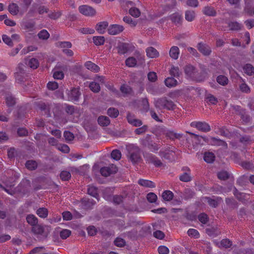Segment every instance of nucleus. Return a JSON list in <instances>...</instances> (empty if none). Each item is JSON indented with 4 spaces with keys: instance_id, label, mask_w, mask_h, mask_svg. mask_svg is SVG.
<instances>
[{
    "instance_id": "obj_1",
    "label": "nucleus",
    "mask_w": 254,
    "mask_h": 254,
    "mask_svg": "<svg viewBox=\"0 0 254 254\" xmlns=\"http://www.w3.org/2000/svg\"><path fill=\"white\" fill-rule=\"evenodd\" d=\"M184 70L186 76L188 79L197 82H201L204 80L205 78V76L201 73H199L198 70L191 65L189 64L186 65Z\"/></svg>"
},
{
    "instance_id": "obj_2",
    "label": "nucleus",
    "mask_w": 254,
    "mask_h": 254,
    "mask_svg": "<svg viewBox=\"0 0 254 254\" xmlns=\"http://www.w3.org/2000/svg\"><path fill=\"white\" fill-rule=\"evenodd\" d=\"M154 106L157 109H166L169 111L174 110L176 107L175 104L167 97L158 98L154 101Z\"/></svg>"
},
{
    "instance_id": "obj_3",
    "label": "nucleus",
    "mask_w": 254,
    "mask_h": 254,
    "mask_svg": "<svg viewBox=\"0 0 254 254\" xmlns=\"http://www.w3.org/2000/svg\"><path fill=\"white\" fill-rule=\"evenodd\" d=\"M38 108L41 110L42 111H44L45 115L47 117H51V110L53 109V113L54 114V117L56 120L57 119V111L59 110V107L57 105L55 104H46L43 102H40L37 104Z\"/></svg>"
},
{
    "instance_id": "obj_4",
    "label": "nucleus",
    "mask_w": 254,
    "mask_h": 254,
    "mask_svg": "<svg viewBox=\"0 0 254 254\" xmlns=\"http://www.w3.org/2000/svg\"><path fill=\"white\" fill-rule=\"evenodd\" d=\"M231 107L238 114L241 118L243 124H247L250 122L252 118L251 116L247 113L245 109L242 108L238 105H232Z\"/></svg>"
},
{
    "instance_id": "obj_5",
    "label": "nucleus",
    "mask_w": 254,
    "mask_h": 254,
    "mask_svg": "<svg viewBox=\"0 0 254 254\" xmlns=\"http://www.w3.org/2000/svg\"><path fill=\"white\" fill-rule=\"evenodd\" d=\"M128 158L132 164H135L139 162L141 160L139 149L137 146H132V148H128Z\"/></svg>"
},
{
    "instance_id": "obj_6",
    "label": "nucleus",
    "mask_w": 254,
    "mask_h": 254,
    "mask_svg": "<svg viewBox=\"0 0 254 254\" xmlns=\"http://www.w3.org/2000/svg\"><path fill=\"white\" fill-rule=\"evenodd\" d=\"M190 126L192 127H195L197 129L204 132H207L211 130L209 125L205 122H192Z\"/></svg>"
},
{
    "instance_id": "obj_7",
    "label": "nucleus",
    "mask_w": 254,
    "mask_h": 254,
    "mask_svg": "<svg viewBox=\"0 0 254 254\" xmlns=\"http://www.w3.org/2000/svg\"><path fill=\"white\" fill-rule=\"evenodd\" d=\"M118 171V168L114 164H111L108 167H104L100 169L101 174L104 177H108L111 174H115Z\"/></svg>"
},
{
    "instance_id": "obj_8",
    "label": "nucleus",
    "mask_w": 254,
    "mask_h": 254,
    "mask_svg": "<svg viewBox=\"0 0 254 254\" xmlns=\"http://www.w3.org/2000/svg\"><path fill=\"white\" fill-rule=\"evenodd\" d=\"M144 158L147 163L153 164L156 167H160L163 164L161 160L152 154H147Z\"/></svg>"
},
{
    "instance_id": "obj_9",
    "label": "nucleus",
    "mask_w": 254,
    "mask_h": 254,
    "mask_svg": "<svg viewBox=\"0 0 254 254\" xmlns=\"http://www.w3.org/2000/svg\"><path fill=\"white\" fill-rule=\"evenodd\" d=\"M78 9L81 13L87 16H92L96 13V10L93 7L87 5L80 6Z\"/></svg>"
},
{
    "instance_id": "obj_10",
    "label": "nucleus",
    "mask_w": 254,
    "mask_h": 254,
    "mask_svg": "<svg viewBox=\"0 0 254 254\" xmlns=\"http://www.w3.org/2000/svg\"><path fill=\"white\" fill-rule=\"evenodd\" d=\"M197 48L199 52L205 56H209L212 52L210 47L202 42L198 43Z\"/></svg>"
},
{
    "instance_id": "obj_11",
    "label": "nucleus",
    "mask_w": 254,
    "mask_h": 254,
    "mask_svg": "<svg viewBox=\"0 0 254 254\" xmlns=\"http://www.w3.org/2000/svg\"><path fill=\"white\" fill-rule=\"evenodd\" d=\"M124 29L123 26L118 24L111 25L108 29V34L111 35H116L121 33Z\"/></svg>"
},
{
    "instance_id": "obj_12",
    "label": "nucleus",
    "mask_w": 254,
    "mask_h": 254,
    "mask_svg": "<svg viewBox=\"0 0 254 254\" xmlns=\"http://www.w3.org/2000/svg\"><path fill=\"white\" fill-rule=\"evenodd\" d=\"M81 93L79 88H73L68 94L69 100L73 102H77L79 100Z\"/></svg>"
},
{
    "instance_id": "obj_13",
    "label": "nucleus",
    "mask_w": 254,
    "mask_h": 254,
    "mask_svg": "<svg viewBox=\"0 0 254 254\" xmlns=\"http://www.w3.org/2000/svg\"><path fill=\"white\" fill-rule=\"evenodd\" d=\"M182 171L185 172L180 176L179 179L180 181L184 182H188L191 180L190 176V170L188 167H184Z\"/></svg>"
},
{
    "instance_id": "obj_14",
    "label": "nucleus",
    "mask_w": 254,
    "mask_h": 254,
    "mask_svg": "<svg viewBox=\"0 0 254 254\" xmlns=\"http://www.w3.org/2000/svg\"><path fill=\"white\" fill-rule=\"evenodd\" d=\"M108 26V23L107 22H100L97 24L95 29L98 33L103 34L105 32V30Z\"/></svg>"
},
{
    "instance_id": "obj_15",
    "label": "nucleus",
    "mask_w": 254,
    "mask_h": 254,
    "mask_svg": "<svg viewBox=\"0 0 254 254\" xmlns=\"http://www.w3.org/2000/svg\"><path fill=\"white\" fill-rule=\"evenodd\" d=\"M147 56L149 58H155L159 56V54L157 50L152 47H150L146 49Z\"/></svg>"
},
{
    "instance_id": "obj_16",
    "label": "nucleus",
    "mask_w": 254,
    "mask_h": 254,
    "mask_svg": "<svg viewBox=\"0 0 254 254\" xmlns=\"http://www.w3.org/2000/svg\"><path fill=\"white\" fill-rule=\"evenodd\" d=\"M84 65L86 68L93 72H98L100 71L99 66L91 61L86 62L85 63Z\"/></svg>"
},
{
    "instance_id": "obj_17",
    "label": "nucleus",
    "mask_w": 254,
    "mask_h": 254,
    "mask_svg": "<svg viewBox=\"0 0 254 254\" xmlns=\"http://www.w3.org/2000/svg\"><path fill=\"white\" fill-rule=\"evenodd\" d=\"M138 183L139 185L146 188H154L156 186L154 182L148 180L140 179L138 181Z\"/></svg>"
},
{
    "instance_id": "obj_18",
    "label": "nucleus",
    "mask_w": 254,
    "mask_h": 254,
    "mask_svg": "<svg viewBox=\"0 0 254 254\" xmlns=\"http://www.w3.org/2000/svg\"><path fill=\"white\" fill-rule=\"evenodd\" d=\"M88 193L92 196L93 197L96 198L98 200H99V194L98 193V188L95 187L93 185L88 186Z\"/></svg>"
},
{
    "instance_id": "obj_19",
    "label": "nucleus",
    "mask_w": 254,
    "mask_h": 254,
    "mask_svg": "<svg viewBox=\"0 0 254 254\" xmlns=\"http://www.w3.org/2000/svg\"><path fill=\"white\" fill-rule=\"evenodd\" d=\"M129 45L127 43H123L117 47L118 53L120 55H124L127 53L129 50Z\"/></svg>"
},
{
    "instance_id": "obj_20",
    "label": "nucleus",
    "mask_w": 254,
    "mask_h": 254,
    "mask_svg": "<svg viewBox=\"0 0 254 254\" xmlns=\"http://www.w3.org/2000/svg\"><path fill=\"white\" fill-rule=\"evenodd\" d=\"M180 54V50L177 46H173L171 48L169 51L170 57L174 60H177L179 58Z\"/></svg>"
},
{
    "instance_id": "obj_21",
    "label": "nucleus",
    "mask_w": 254,
    "mask_h": 254,
    "mask_svg": "<svg viewBox=\"0 0 254 254\" xmlns=\"http://www.w3.org/2000/svg\"><path fill=\"white\" fill-rule=\"evenodd\" d=\"M99 125L102 127H107L110 124V120L107 116H100L97 120Z\"/></svg>"
},
{
    "instance_id": "obj_22",
    "label": "nucleus",
    "mask_w": 254,
    "mask_h": 254,
    "mask_svg": "<svg viewBox=\"0 0 254 254\" xmlns=\"http://www.w3.org/2000/svg\"><path fill=\"white\" fill-rule=\"evenodd\" d=\"M229 30L231 31H238L242 28V24L237 21H230L228 23Z\"/></svg>"
},
{
    "instance_id": "obj_23",
    "label": "nucleus",
    "mask_w": 254,
    "mask_h": 254,
    "mask_svg": "<svg viewBox=\"0 0 254 254\" xmlns=\"http://www.w3.org/2000/svg\"><path fill=\"white\" fill-rule=\"evenodd\" d=\"M204 14L208 16H214L216 15V12L212 6H205L202 10Z\"/></svg>"
},
{
    "instance_id": "obj_24",
    "label": "nucleus",
    "mask_w": 254,
    "mask_h": 254,
    "mask_svg": "<svg viewBox=\"0 0 254 254\" xmlns=\"http://www.w3.org/2000/svg\"><path fill=\"white\" fill-rule=\"evenodd\" d=\"M170 19L173 22L175 23L176 24H178L181 23L183 17L181 14L176 12L172 14L170 16Z\"/></svg>"
},
{
    "instance_id": "obj_25",
    "label": "nucleus",
    "mask_w": 254,
    "mask_h": 254,
    "mask_svg": "<svg viewBox=\"0 0 254 254\" xmlns=\"http://www.w3.org/2000/svg\"><path fill=\"white\" fill-rule=\"evenodd\" d=\"M162 197L164 200L166 201H170L174 197V193L169 190H166L163 192Z\"/></svg>"
},
{
    "instance_id": "obj_26",
    "label": "nucleus",
    "mask_w": 254,
    "mask_h": 254,
    "mask_svg": "<svg viewBox=\"0 0 254 254\" xmlns=\"http://www.w3.org/2000/svg\"><path fill=\"white\" fill-rule=\"evenodd\" d=\"M203 158L206 162L211 163L214 161L215 156L212 152H206L204 154Z\"/></svg>"
},
{
    "instance_id": "obj_27",
    "label": "nucleus",
    "mask_w": 254,
    "mask_h": 254,
    "mask_svg": "<svg viewBox=\"0 0 254 254\" xmlns=\"http://www.w3.org/2000/svg\"><path fill=\"white\" fill-rule=\"evenodd\" d=\"M244 72L248 75H252L254 73V67L252 64H247L243 67Z\"/></svg>"
},
{
    "instance_id": "obj_28",
    "label": "nucleus",
    "mask_w": 254,
    "mask_h": 254,
    "mask_svg": "<svg viewBox=\"0 0 254 254\" xmlns=\"http://www.w3.org/2000/svg\"><path fill=\"white\" fill-rule=\"evenodd\" d=\"M8 11L12 15H16L19 11V7L17 4L11 3L8 5Z\"/></svg>"
},
{
    "instance_id": "obj_29",
    "label": "nucleus",
    "mask_w": 254,
    "mask_h": 254,
    "mask_svg": "<svg viewBox=\"0 0 254 254\" xmlns=\"http://www.w3.org/2000/svg\"><path fill=\"white\" fill-rule=\"evenodd\" d=\"M5 103L8 107H12L15 104V99L11 94H8L5 97Z\"/></svg>"
},
{
    "instance_id": "obj_30",
    "label": "nucleus",
    "mask_w": 254,
    "mask_h": 254,
    "mask_svg": "<svg viewBox=\"0 0 254 254\" xmlns=\"http://www.w3.org/2000/svg\"><path fill=\"white\" fill-rule=\"evenodd\" d=\"M211 143L214 145L222 146L226 148L227 147V144L225 141L216 137L211 138Z\"/></svg>"
},
{
    "instance_id": "obj_31",
    "label": "nucleus",
    "mask_w": 254,
    "mask_h": 254,
    "mask_svg": "<svg viewBox=\"0 0 254 254\" xmlns=\"http://www.w3.org/2000/svg\"><path fill=\"white\" fill-rule=\"evenodd\" d=\"M48 210L45 207H41L37 209L36 214L41 218H45L48 215Z\"/></svg>"
},
{
    "instance_id": "obj_32",
    "label": "nucleus",
    "mask_w": 254,
    "mask_h": 254,
    "mask_svg": "<svg viewBox=\"0 0 254 254\" xmlns=\"http://www.w3.org/2000/svg\"><path fill=\"white\" fill-rule=\"evenodd\" d=\"M26 221L29 224L32 226L38 223L37 218L33 214L28 215L26 217Z\"/></svg>"
},
{
    "instance_id": "obj_33",
    "label": "nucleus",
    "mask_w": 254,
    "mask_h": 254,
    "mask_svg": "<svg viewBox=\"0 0 254 254\" xmlns=\"http://www.w3.org/2000/svg\"><path fill=\"white\" fill-rule=\"evenodd\" d=\"M44 228L43 226L36 224L32 226V232L35 235H41L44 232Z\"/></svg>"
},
{
    "instance_id": "obj_34",
    "label": "nucleus",
    "mask_w": 254,
    "mask_h": 254,
    "mask_svg": "<svg viewBox=\"0 0 254 254\" xmlns=\"http://www.w3.org/2000/svg\"><path fill=\"white\" fill-rule=\"evenodd\" d=\"M178 81L173 77H168L165 80V84L168 87H172L177 85Z\"/></svg>"
},
{
    "instance_id": "obj_35",
    "label": "nucleus",
    "mask_w": 254,
    "mask_h": 254,
    "mask_svg": "<svg viewBox=\"0 0 254 254\" xmlns=\"http://www.w3.org/2000/svg\"><path fill=\"white\" fill-rule=\"evenodd\" d=\"M107 114L112 118H116L119 115V110L115 108H110L107 110Z\"/></svg>"
},
{
    "instance_id": "obj_36",
    "label": "nucleus",
    "mask_w": 254,
    "mask_h": 254,
    "mask_svg": "<svg viewBox=\"0 0 254 254\" xmlns=\"http://www.w3.org/2000/svg\"><path fill=\"white\" fill-rule=\"evenodd\" d=\"M105 38L103 36H94L93 37V42L96 46H101L105 43Z\"/></svg>"
},
{
    "instance_id": "obj_37",
    "label": "nucleus",
    "mask_w": 254,
    "mask_h": 254,
    "mask_svg": "<svg viewBox=\"0 0 254 254\" xmlns=\"http://www.w3.org/2000/svg\"><path fill=\"white\" fill-rule=\"evenodd\" d=\"M204 199L207 200V203L211 207L215 208L218 205L219 200L218 198L213 199L209 197H205Z\"/></svg>"
},
{
    "instance_id": "obj_38",
    "label": "nucleus",
    "mask_w": 254,
    "mask_h": 254,
    "mask_svg": "<svg viewBox=\"0 0 254 254\" xmlns=\"http://www.w3.org/2000/svg\"><path fill=\"white\" fill-rule=\"evenodd\" d=\"M195 16V12L193 10H187L185 12V19L189 22L194 19Z\"/></svg>"
},
{
    "instance_id": "obj_39",
    "label": "nucleus",
    "mask_w": 254,
    "mask_h": 254,
    "mask_svg": "<svg viewBox=\"0 0 254 254\" xmlns=\"http://www.w3.org/2000/svg\"><path fill=\"white\" fill-rule=\"evenodd\" d=\"M217 82L220 85L225 86L228 83V78L223 75H220L217 76L216 79Z\"/></svg>"
},
{
    "instance_id": "obj_40",
    "label": "nucleus",
    "mask_w": 254,
    "mask_h": 254,
    "mask_svg": "<svg viewBox=\"0 0 254 254\" xmlns=\"http://www.w3.org/2000/svg\"><path fill=\"white\" fill-rule=\"evenodd\" d=\"M240 78L242 82H244V83H242L240 85V86H239L240 90H241V91H242V92H244V93H250V87L247 84H246V83H245L244 80L243 78H242L241 77H240Z\"/></svg>"
},
{
    "instance_id": "obj_41",
    "label": "nucleus",
    "mask_w": 254,
    "mask_h": 254,
    "mask_svg": "<svg viewBox=\"0 0 254 254\" xmlns=\"http://www.w3.org/2000/svg\"><path fill=\"white\" fill-rule=\"evenodd\" d=\"M180 71L178 66H175L174 65H172L171 69L170 70V74L175 77H178L180 74Z\"/></svg>"
},
{
    "instance_id": "obj_42",
    "label": "nucleus",
    "mask_w": 254,
    "mask_h": 254,
    "mask_svg": "<svg viewBox=\"0 0 254 254\" xmlns=\"http://www.w3.org/2000/svg\"><path fill=\"white\" fill-rule=\"evenodd\" d=\"M125 63L126 65L128 67H134L137 64L136 59L132 57L127 58Z\"/></svg>"
},
{
    "instance_id": "obj_43",
    "label": "nucleus",
    "mask_w": 254,
    "mask_h": 254,
    "mask_svg": "<svg viewBox=\"0 0 254 254\" xmlns=\"http://www.w3.org/2000/svg\"><path fill=\"white\" fill-rule=\"evenodd\" d=\"M167 136L172 140L175 139H181L183 134L181 133H176L173 131H169L167 133Z\"/></svg>"
},
{
    "instance_id": "obj_44",
    "label": "nucleus",
    "mask_w": 254,
    "mask_h": 254,
    "mask_svg": "<svg viewBox=\"0 0 254 254\" xmlns=\"http://www.w3.org/2000/svg\"><path fill=\"white\" fill-rule=\"evenodd\" d=\"M232 245V242L228 239H223L220 241L219 247L226 249L230 248Z\"/></svg>"
},
{
    "instance_id": "obj_45",
    "label": "nucleus",
    "mask_w": 254,
    "mask_h": 254,
    "mask_svg": "<svg viewBox=\"0 0 254 254\" xmlns=\"http://www.w3.org/2000/svg\"><path fill=\"white\" fill-rule=\"evenodd\" d=\"M26 167L30 170H34L37 167V163L34 160H28L26 162Z\"/></svg>"
},
{
    "instance_id": "obj_46",
    "label": "nucleus",
    "mask_w": 254,
    "mask_h": 254,
    "mask_svg": "<svg viewBox=\"0 0 254 254\" xmlns=\"http://www.w3.org/2000/svg\"><path fill=\"white\" fill-rule=\"evenodd\" d=\"M38 36L40 39L46 40L49 38L50 34L47 30L43 29L38 33Z\"/></svg>"
},
{
    "instance_id": "obj_47",
    "label": "nucleus",
    "mask_w": 254,
    "mask_h": 254,
    "mask_svg": "<svg viewBox=\"0 0 254 254\" xmlns=\"http://www.w3.org/2000/svg\"><path fill=\"white\" fill-rule=\"evenodd\" d=\"M64 111L69 115H73L76 112V109L73 106L67 104L65 105Z\"/></svg>"
},
{
    "instance_id": "obj_48",
    "label": "nucleus",
    "mask_w": 254,
    "mask_h": 254,
    "mask_svg": "<svg viewBox=\"0 0 254 254\" xmlns=\"http://www.w3.org/2000/svg\"><path fill=\"white\" fill-rule=\"evenodd\" d=\"M28 64L31 68L36 69L39 65V63L37 59L32 58L29 60Z\"/></svg>"
},
{
    "instance_id": "obj_49",
    "label": "nucleus",
    "mask_w": 254,
    "mask_h": 254,
    "mask_svg": "<svg viewBox=\"0 0 254 254\" xmlns=\"http://www.w3.org/2000/svg\"><path fill=\"white\" fill-rule=\"evenodd\" d=\"M90 90L95 93H97L100 90V86L99 83L94 81L89 84Z\"/></svg>"
},
{
    "instance_id": "obj_50",
    "label": "nucleus",
    "mask_w": 254,
    "mask_h": 254,
    "mask_svg": "<svg viewBox=\"0 0 254 254\" xmlns=\"http://www.w3.org/2000/svg\"><path fill=\"white\" fill-rule=\"evenodd\" d=\"M111 156L112 158L116 161H118L121 158L122 154L120 150L115 149L112 151Z\"/></svg>"
},
{
    "instance_id": "obj_51",
    "label": "nucleus",
    "mask_w": 254,
    "mask_h": 254,
    "mask_svg": "<svg viewBox=\"0 0 254 254\" xmlns=\"http://www.w3.org/2000/svg\"><path fill=\"white\" fill-rule=\"evenodd\" d=\"M53 77L56 79H62L64 77L63 71L60 70H53Z\"/></svg>"
},
{
    "instance_id": "obj_52",
    "label": "nucleus",
    "mask_w": 254,
    "mask_h": 254,
    "mask_svg": "<svg viewBox=\"0 0 254 254\" xmlns=\"http://www.w3.org/2000/svg\"><path fill=\"white\" fill-rule=\"evenodd\" d=\"M217 177L221 180H226L229 177V174L226 171H221L217 173Z\"/></svg>"
},
{
    "instance_id": "obj_53",
    "label": "nucleus",
    "mask_w": 254,
    "mask_h": 254,
    "mask_svg": "<svg viewBox=\"0 0 254 254\" xmlns=\"http://www.w3.org/2000/svg\"><path fill=\"white\" fill-rule=\"evenodd\" d=\"M24 74L23 70H20L19 72L17 71L15 73V77L16 81L19 83H22L24 81Z\"/></svg>"
},
{
    "instance_id": "obj_54",
    "label": "nucleus",
    "mask_w": 254,
    "mask_h": 254,
    "mask_svg": "<svg viewBox=\"0 0 254 254\" xmlns=\"http://www.w3.org/2000/svg\"><path fill=\"white\" fill-rule=\"evenodd\" d=\"M129 14L135 17H138L140 15V11L139 9L136 7H131L129 10Z\"/></svg>"
},
{
    "instance_id": "obj_55",
    "label": "nucleus",
    "mask_w": 254,
    "mask_h": 254,
    "mask_svg": "<svg viewBox=\"0 0 254 254\" xmlns=\"http://www.w3.org/2000/svg\"><path fill=\"white\" fill-rule=\"evenodd\" d=\"M57 149L64 153H68L70 151L68 146L64 144H59Z\"/></svg>"
},
{
    "instance_id": "obj_56",
    "label": "nucleus",
    "mask_w": 254,
    "mask_h": 254,
    "mask_svg": "<svg viewBox=\"0 0 254 254\" xmlns=\"http://www.w3.org/2000/svg\"><path fill=\"white\" fill-rule=\"evenodd\" d=\"M58 46L64 49H65V48L69 49L71 48L72 44L70 42L68 41L59 42L58 43Z\"/></svg>"
},
{
    "instance_id": "obj_57",
    "label": "nucleus",
    "mask_w": 254,
    "mask_h": 254,
    "mask_svg": "<svg viewBox=\"0 0 254 254\" xmlns=\"http://www.w3.org/2000/svg\"><path fill=\"white\" fill-rule=\"evenodd\" d=\"M114 243L115 245L118 247H123L126 245V241L125 240L119 237L117 238L115 240Z\"/></svg>"
},
{
    "instance_id": "obj_58",
    "label": "nucleus",
    "mask_w": 254,
    "mask_h": 254,
    "mask_svg": "<svg viewBox=\"0 0 254 254\" xmlns=\"http://www.w3.org/2000/svg\"><path fill=\"white\" fill-rule=\"evenodd\" d=\"M60 178L63 181H67L71 178V174L67 171H63L60 174Z\"/></svg>"
},
{
    "instance_id": "obj_59",
    "label": "nucleus",
    "mask_w": 254,
    "mask_h": 254,
    "mask_svg": "<svg viewBox=\"0 0 254 254\" xmlns=\"http://www.w3.org/2000/svg\"><path fill=\"white\" fill-rule=\"evenodd\" d=\"M187 233L189 236L194 237V238H198L199 237V233L198 231L194 229H189Z\"/></svg>"
},
{
    "instance_id": "obj_60",
    "label": "nucleus",
    "mask_w": 254,
    "mask_h": 254,
    "mask_svg": "<svg viewBox=\"0 0 254 254\" xmlns=\"http://www.w3.org/2000/svg\"><path fill=\"white\" fill-rule=\"evenodd\" d=\"M147 200L150 203L155 202L157 199V196L153 192H149L146 196Z\"/></svg>"
},
{
    "instance_id": "obj_61",
    "label": "nucleus",
    "mask_w": 254,
    "mask_h": 254,
    "mask_svg": "<svg viewBox=\"0 0 254 254\" xmlns=\"http://www.w3.org/2000/svg\"><path fill=\"white\" fill-rule=\"evenodd\" d=\"M61 15H62V12L60 11H54L53 12H51V13H49V14H48V16L50 18H51L52 19H54V20L58 19L59 18H60L61 17Z\"/></svg>"
},
{
    "instance_id": "obj_62",
    "label": "nucleus",
    "mask_w": 254,
    "mask_h": 254,
    "mask_svg": "<svg viewBox=\"0 0 254 254\" xmlns=\"http://www.w3.org/2000/svg\"><path fill=\"white\" fill-rule=\"evenodd\" d=\"M35 25L34 22H26L24 24V29L28 31H33L35 29Z\"/></svg>"
},
{
    "instance_id": "obj_63",
    "label": "nucleus",
    "mask_w": 254,
    "mask_h": 254,
    "mask_svg": "<svg viewBox=\"0 0 254 254\" xmlns=\"http://www.w3.org/2000/svg\"><path fill=\"white\" fill-rule=\"evenodd\" d=\"M71 235V231L67 229H64L61 231L60 235L63 239H66Z\"/></svg>"
},
{
    "instance_id": "obj_64",
    "label": "nucleus",
    "mask_w": 254,
    "mask_h": 254,
    "mask_svg": "<svg viewBox=\"0 0 254 254\" xmlns=\"http://www.w3.org/2000/svg\"><path fill=\"white\" fill-rule=\"evenodd\" d=\"M158 251L159 254H168L169 253V249L164 246H160L158 248Z\"/></svg>"
}]
</instances>
